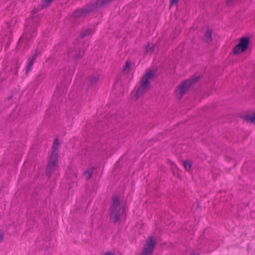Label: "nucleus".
I'll return each mask as SVG.
<instances>
[{
  "mask_svg": "<svg viewBox=\"0 0 255 255\" xmlns=\"http://www.w3.org/2000/svg\"><path fill=\"white\" fill-rule=\"evenodd\" d=\"M39 24V18L37 17H32L29 18L25 24L24 31L19 40V43L25 44L24 48L28 49L30 41L37 34V28Z\"/></svg>",
  "mask_w": 255,
  "mask_h": 255,
  "instance_id": "1",
  "label": "nucleus"
},
{
  "mask_svg": "<svg viewBox=\"0 0 255 255\" xmlns=\"http://www.w3.org/2000/svg\"><path fill=\"white\" fill-rule=\"evenodd\" d=\"M114 0H96L95 2L89 3L82 8L77 9L74 10L72 16L75 18H78L86 15L87 14L94 11L97 8L109 4Z\"/></svg>",
  "mask_w": 255,
  "mask_h": 255,
  "instance_id": "2",
  "label": "nucleus"
},
{
  "mask_svg": "<svg viewBox=\"0 0 255 255\" xmlns=\"http://www.w3.org/2000/svg\"><path fill=\"white\" fill-rule=\"evenodd\" d=\"M124 208L121 205V201L118 196L112 197V204L110 208V218L114 223H117L120 220Z\"/></svg>",
  "mask_w": 255,
  "mask_h": 255,
  "instance_id": "3",
  "label": "nucleus"
},
{
  "mask_svg": "<svg viewBox=\"0 0 255 255\" xmlns=\"http://www.w3.org/2000/svg\"><path fill=\"white\" fill-rule=\"evenodd\" d=\"M154 77L155 73L151 71H146L145 74L142 76L140 85L137 88L135 95L137 99L144 95L146 91L150 89L149 80L154 79Z\"/></svg>",
  "mask_w": 255,
  "mask_h": 255,
  "instance_id": "4",
  "label": "nucleus"
},
{
  "mask_svg": "<svg viewBox=\"0 0 255 255\" xmlns=\"http://www.w3.org/2000/svg\"><path fill=\"white\" fill-rule=\"evenodd\" d=\"M199 80V76H193L190 79L184 80L176 90V94L179 96L180 99L182 98L185 93L188 91L194 84L197 83Z\"/></svg>",
  "mask_w": 255,
  "mask_h": 255,
  "instance_id": "5",
  "label": "nucleus"
},
{
  "mask_svg": "<svg viewBox=\"0 0 255 255\" xmlns=\"http://www.w3.org/2000/svg\"><path fill=\"white\" fill-rule=\"evenodd\" d=\"M250 38L248 37H243L240 39L239 42L233 50L234 55H238L244 52L248 48Z\"/></svg>",
  "mask_w": 255,
  "mask_h": 255,
  "instance_id": "6",
  "label": "nucleus"
},
{
  "mask_svg": "<svg viewBox=\"0 0 255 255\" xmlns=\"http://www.w3.org/2000/svg\"><path fill=\"white\" fill-rule=\"evenodd\" d=\"M156 241L152 236H149L146 240L140 255H151L153 254Z\"/></svg>",
  "mask_w": 255,
  "mask_h": 255,
  "instance_id": "7",
  "label": "nucleus"
},
{
  "mask_svg": "<svg viewBox=\"0 0 255 255\" xmlns=\"http://www.w3.org/2000/svg\"><path fill=\"white\" fill-rule=\"evenodd\" d=\"M58 158L49 157L46 168V176L48 178L51 176L52 173L57 169L58 167Z\"/></svg>",
  "mask_w": 255,
  "mask_h": 255,
  "instance_id": "8",
  "label": "nucleus"
},
{
  "mask_svg": "<svg viewBox=\"0 0 255 255\" xmlns=\"http://www.w3.org/2000/svg\"><path fill=\"white\" fill-rule=\"evenodd\" d=\"M242 118L247 122L255 124V112L252 115H247L242 116Z\"/></svg>",
  "mask_w": 255,
  "mask_h": 255,
  "instance_id": "9",
  "label": "nucleus"
},
{
  "mask_svg": "<svg viewBox=\"0 0 255 255\" xmlns=\"http://www.w3.org/2000/svg\"><path fill=\"white\" fill-rule=\"evenodd\" d=\"M212 30L208 29L204 35V40L207 43H210L212 40Z\"/></svg>",
  "mask_w": 255,
  "mask_h": 255,
  "instance_id": "10",
  "label": "nucleus"
},
{
  "mask_svg": "<svg viewBox=\"0 0 255 255\" xmlns=\"http://www.w3.org/2000/svg\"><path fill=\"white\" fill-rule=\"evenodd\" d=\"M58 145L53 144L52 147V151L50 155V157L57 158L59 157L58 151Z\"/></svg>",
  "mask_w": 255,
  "mask_h": 255,
  "instance_id": "11",
  "label": "nucleus"
},
{
  "mask_svg": "<svg viewBox=\"0 0 255 255\" xmlns=\"http://www.w3.org/2000/svg\"><path fill=\"white\" fill-rule=\"evenodd\" d=\"M96 169L95 167H91L84 171V174L85 175L87 180L89 179L93 173V171Z\"/></svg>",
  "mask_w": 255,
  "mask_h": 255,
  "instance_id": "12",
  "label": "nucleus"
},
{
  "mask_svg": "<svg viewBox=\"0 0 255 255\" xmlns=\"http://www.w3.org/2000/svg\"><path fill=\"white\" fill-rule=\"evenodd\" d=\"M92 33V29L90 28H87L83 29L80 34V37L81 38H85L89 36Z\"/></svg>",
  "mask_w": 255,
  "mask_h": 255,
  "instance_id": "13",
  "label": "nucleus"
},
{
  "mask_svg": "<svg viewBox=\"0 0 255 255\" xmlns=\"http://www.w3.org/2000/svg\"><path fill=\"white\" fill-rule=\"evenodd\" d=\"M34 61L28 59V61L26 66L25 74L28 75L29 72L31 70Z\"/></svg>",
  "mask_w": 255,
  "mask_h": 255,
  "instance_id": "14",
  "label": "nucleus"
},
{
  "mask_svg": "<svg viewBox=\"0 0 255 255\" xmlns=\"http://www.w3.org/2000/svg\"><path fill=\"white\" fill-rule=\"evenodd\" d=\"M183 165L186 171H189L192 166V162L191 161L184 160Z\"/></svg>",
  "mask_w": 255,
  "mask_h": 255,
  "instance_id": "15",
  "label": "nucleus"
},
{
  "mask_svg": "<svg viewBox=\"0 0 255 255\" xmlns=\"http://www.w3.org/2000/svg\"><path fill=\"white\" fill-rule=\"evenodd\" d=\"M54 0H42L41 1V8L47 7L49 6L52 2Z\"/></svg>",
  "mask_w": 255,
  "mask_h": 255,
  "instance_id": "16",
  "label": "nucleus"
},
{
  "mask_svg": "<svg viewBox=\"0 0 255 255\" xmlns=\"http://www.w3.org/2000/svg\"><path fill=\"white\" fill-rule=\"evenodd\" d=\"M99 80V77L98 76H92L89 79V81L91 85L96 84Z\"/></svg>",
  "mask_w": 255,
  "mask_h": 255,
  "instance_id": "17",
  "label": "nucleus"
},
{
  "mask_svg": "<svg viewBox=\"0 0 255 255\" xmlns=\"http://www.w3.org/2000/svg\"><path fill=\"white\" fill-rule=\"evenodd\" d=\"M154 49V46L153 45L148 43L147 46L145 48V52L147 53L150 52L151 53H153Z\"/></svg>",
  "mask_w": 255,
  "mask_h": 255,
  "instance_id": "18",
  "label": "nucleus"
},
{
  "mask_svg": "<svg viewBox=\"0 0 255 255\" xmlns=\"http://www.w3.org/2000/svg\"><path fill=\"white\" fill-rule=\"evenodd\" d=\"M130 67V62L127 60L125 63V66L123 67V71L124 72H129Z\"/></svg>",
  "mask_w": 255,
  "mask_h": 255,
  "instance_id": "19",
  "label": "nucleus"
},
{
  "mask_svg": "<svg viewBox=\"0 0 255 255\" xmlns=\"http://www.w3.org/2000/svg\"><path fill=\"white\" fill-rule=\"evenodd\" d=\"M37 51L38 50H36L35 51V53L33 55V56L31 57H29L28 59L34 61L38 55Z\"/></svg>",
  "mask_w": 255,
  "mask_h": 255,
  "instance_id": "20",
  "label": "nucleus"
},
{
  "mask_svg": "<svg viewBox=\"0 0 255 255\" xmlns=\"http://www.w3.org/2000/svg\"><path fill=\"white\" fill-rule=\"evenodd\" d=\"M73 59H77L81 58L83 56V55H81L80 52H79L77 54L71 55Z\"/></svg>",
  "mask_w": 255,
  "mask_h": 255,
  "instance_id": "21",
  "label": "nucleus"
},
{
  "mask_svg": "<svg viewBox=\"0 0 255 255\" xmlns=\"http://www.w3.org/2000/svg\"><path fill=\"white\" fill-rule=\"evenodd\" d=\"M44 78V76L43 75L40 74L37 76L36 80L37 82H41Z\"/></svg>",
  "mask_w": 255,
  "mask_h": 255,
  "instance_id": "22",
  "label": "nucleus"
},
{
  "mask_svg": "<svg viewBox=\"0 0 255 255\" xmlns=\"http://www.w3.org/2000/svg\"><path fill=\"white\" fill-rule=\"evenodd\" d=\"M180 0H170V6L176 4Z\"/></svg>",
  "mask_w": 255,
  "mask_h": 255,
  "instance_id": "23",
  "label": "nucleus"
},
{
  "mask_svg": "<svg viewBox=\"0 0 255 255\" xmlns=\"http://www.w3.org/2000/svg\"><path fill=\"white\" fill-rule=\"evenodd\" d=\"M39 10H40L39 8H34V9L32 11V13H36L38 11H39Z\"/></svg>",
  "mask_w": 255,
  "mask_h": 255,
  "instance_id": "24",
  "label": "nucleus"
},
{
  "mask_svg": "<svg viewBox=\"0 0 255 255\" xmlns=\"http://www.w3.org/2000/svg\"><path fill=\"white\" fill-rule=\"evenodd\" d=\"M53 144H55L59 146V140L58 138H55L54 139Z\"/></svg>",
  "mask_w": 255,
  "mask_h": 255,
  "instance_id": "25",
  "label": "nucleus"
},
{
  "mask_svg": "<svg viewBox=\"0 0 255 255\" xmlns=\"http://www.w3.org/2000/svg\"><path fill=\"white\" fill-rule=\"evenodd\" d=\"M233 0H226V4L227 5H230V3L232 2Z\"/></svg>",
  "mask_w": 255,
  "mask_h": 255,
  "instance_id": "26",
  "label": "nucleus"
},
{
  "mask_svg": "<svg viewBox=\"0 0 255 255\" xmlns=\"http://www.w3.org/2000/svg\"><path fill=\"white\" fill-rule=\"evenodd\" d=\"M3 240V235L2 233H0V242Z\"/></svg>",
  "mask_w": 255,
  "mask_h": 255,
  "instance_id": "27",
  "label": "nucleus"
},
{
  "mask_svg": "<svg viewBox=\"0 0 255 255\" xmlns=\"http://www.w3.org/2000/svg\"><path fill=\"white\" fill-rule=\"evenodd\" d=\"M191 255H199V254H197V253H196L195 252H192L191 253Z\"/></svg>",
  "mask_w": 255,
  "mask_h": 255,
  "instance_id": "28",
  "label": "nucleus"
},
{
  "mask_svg": "<svg viewBox=\"0 0 255 255\" xmlns=\"http://www.w3.org/2000/svg\"><path fill=\"white\" fill-rule=\"evenodd\" d=\"M12 96L8 97V100H10L12 98Z\"/></svg>",
  "mask_w": 255,
  "mask_h": 255,
  "instance_id": "29",
  "label": "nucleus"
}]
</instances>
